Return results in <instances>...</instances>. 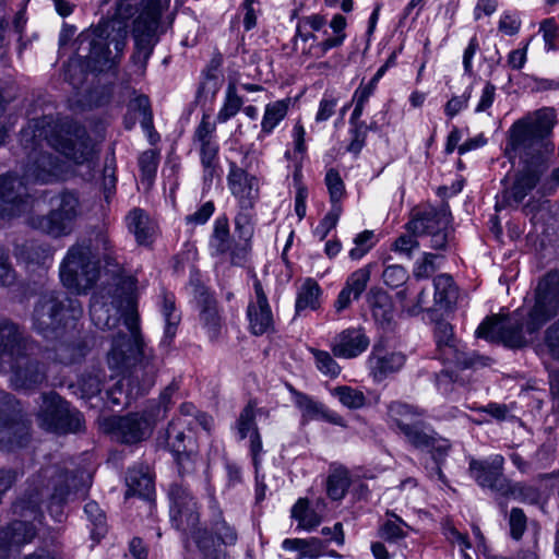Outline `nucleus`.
Here are the masks:
<instances>
[{"instance_id": "nucleus-52", "label": "nucleus", "mask_w": 559, "mask_h": 559, "mask_svg": "<svg viewBox=\"0 0 559 559\" xmlns=\"http://www.w3.org/2000/svg\"><path fill=\"white\" fill-rule=\"evenodd\" d=\"M334 394L348 408H360L366 402L365 394L361 391L346 385L335 388Z\"/></svg>"}, {"instance_id": "nucleus-14", "label": "nucleus", "mask_w": 559, "mask_h": 559, "mask_svg": "<svg viewBox=\"0 0 559 559\" xmlns=\"http://www.w3.org/2000/svg\"><path fill=\"white\" fill-rule=\"evenodd\" d=\"M21 145L26 153L27 162L24 167L23 177L26 181L50 183L58 180L63 174V163L51 153L43 150L46 139L36 136L32 142Z\"/></svg>"}, {"instance_id": "nucleus-28", "label": "nucleus", "mask_w": 559, "mask_h": 559, "mask_svg": "<svg viewBox=\"0 0 559 559\" xmlns=\"http://www.w3.org/2000/svg\"><path fill=\"white\" fill-rule=\"evenodd\" d=\"M126 483L128 487L126 498L138 496L142 499L151 500L154 495V480L146 466L130 468Z\"/></svg>"}, {"instance_id": "nucleus-26", "label": "nucleus", "mask_w": 559, "mask_h": 559, "mask_svg": "<svg viewBox=\"0 0 559 559\" xmlns=\"http://www.w3.org/2000/svg\"><path fill=\"white\" fill-rule=\"evenodd\" d=\"M437 357L444 364L454 365L461 369L476 368L478 366H488L491 359L479 356L475 353H467L465 346L460 340L436 350Z\"/></svg>"}, {"instance_id": "nucleus-8", "label": "nucleus", "mask_w": 559, "mask_h": 559, "mask_svg": "<svg viewBox=\"0 0 559 559\" xmlns=\"http://www.w3.org/2000/svg\"><path fill=\"white\" fill-rule=\"evenodd\" d=\"M49 360L60 364H72L74 361V348L61 343L52 349H41L32 340V346L20 353H14L7 361L11 370V384L15 389L31 390L40 385L47 377V364Z\"/></svg>"}, {"instance_id": "nucleus-24", "label": "nucleus", "mask_w": 559, "mask_h": 559, "mask_svg": "<svg viewBox=\"0 0 559 559\" xmlns=\"http://www.w3.org/2000/svg\"><path fill=\"white\" fill-rule=\"evenodd\" d=\"M195 299L202 326L212 341L217 340L222 332L223 320L216 299L204 287L195 289Z\"/></svg>"}, {"instance_id": "nucleus-39", "label": "nucleus", "mask_w": 559, "mask_h": 559, "mask_svg": "<svg viewBox=\"0 0 559 559\" xmlns=\"http://www.w3.org/2000/svg\"><path fill=\"white\" fill-rule=\"evenodd\" d=\"M292 399L296 407L301 412L302 421L319 419L322 414L323 404L314 401L309 395L297 391L294 386L288 385Z\"/></svg>"}, {"instance_id": "nucleus-27", "label": "nucleus", "mask_w": 559, "mask_h": 559, "mask_svg": "<svg viewBox=\"0 0 559 559\" xmlns=\"http://www.w3.org/2000/svg\"><path fill=\"white\" fill-rule=\"evenodd\" d=\"M126 224L138 245L147 247L153 243L156 224L144 210L139 207L131 210L126 216Z\"/></svg>"}, {"instance_id": "nucleus-16", "label": "nucleus", "mask_w": 559, "mask_h": 559, "mask_svg": "<svg viewBox=\"0 0 559 559\" xmlns=\"http://www.w3.org/2000/svg\"><path fill=\"white\" fill-rule=\"evenodd\" d=\"M503 466L504 457L493 454L483 460L471 459L468 471L478 486L501 497L509 480L503 475Z\"/></svg>"}, {"instance_id": "nucleus-18", "label": "nucleus", "mask_w": 559, "mask_h": 559, "mask_svg": "<svg viewBox=\"0 0 559 559\" xmlns=\"http://www.w3.org/2000/svg\"><path fill=\"white\" fill-rule=\"evenodd\" d=\"M209 245L213 255L219 257L229 253V261L234 265H241L246 261L248 246L247 243L234 245L226 216H219L215 219Z\"/></svg>"}, {"instance_id": "nucleus-17", "label": "nucleus", "mask_w": 559, "mask_h": 559, "mask_svg": "<svg viewBox=\"0 0 559 559\" xmlns=\"http://www.w3.org/2000/svg\"><path fill=\"white\" fill-rule=\"evenodd\" d=\"M104 430L117 441L133 444L146 439L152 432V424L139 414L111 416L104 420Z\"/></svg>"}, {"instance_id": "nucleus-32", "label": "nucleus", "mask_w": 559, "mask_h": 559, "mask_svg": "<svg viewBox=\"0 0 559 559\" xmlns=\"http://www.w3.org/2000/svg\"><path fill=\"white\" fill-rule=\"evenodd\" d=\"M160 311L165 320L164 336L160 341V345L168 347L177 333V328L181 319L180 313L176 309L175 296L173 294H163Z\"/></svg>"}, {"instance_id": "nucleus-61", "label": "nucleus", "mask_w": 559, "mask_h": 559, "mask_svg": "<svg viewBox=\"0 0 559 559\" xmlns=\"http://www.w3.org/2000/svg\"><path fill=\"white\" fill-rule=\"evenodd\" d=\"M324 548V543L319 538L311 537L308 539H301L298 558L318 559L323 555Z\"/></svg>"}, {"instance_id": "nucleus-9", "label": "nucleus", "mask_w": 559, "mask_h": 559, "mask_svg": "<svg viewBox=\"0 0 559 559\" xmlns=\"http://www.w3.org/2000/svg\"><path fill=\"white\" fill-rule=\"evenodd\" d=\"M82 316L83 307L78 298L49 292L39 297L34 308L33 328L45 338L57 340L75 329Z\"/></svg>"}, {"instance_id": "nucleus-21", "label": "nucleus", "mask_w": 559, "mask_h": 559, "mask_svg": "<svg viewBox=\"0 0 559 559\" xmlns=\"http://www.w3.org/2000/svg\"><path fill=\"white\" fill-rule=\"evenodd\" d=\"M451 213L447 205L440 207L424 206L414 212L407 228L414 235H430L433 231L449 229Z\"/></svg>"}, {"instance_id": "nucleus-7", "label": "nucleus", "mask_w": 559, "mask_h": 559, "mask_svg": "<svg viewBox=\"0 0 559 559\" xmlns=\"http://www.w3.org/2000/svg\"><path fill=\"white\" fill-rule=\"evenodd\" d=\"M128 31L120 23L105 21L83 31L76 38V56L85 59L91 71L116 66L126 48Z\"/></svg>"}, {"instance_id": "nucleus-50", "label": "nucleus", "mask_w": 559, "mask_h": 559, "mask_svg": "<svg viewBox=\"0 0 559 559\" xmlns=\"http://www.w3.org/2000/svg\"><path fill=\"white\" fill-rule=\"evenodd\" d=\"M369 280L370 271L365 266L352 273L344 287L353 294L354 300H357L366 289Z\"/></svg>"}, {"instance_id": "nucleus-45", "label": "nucleus", "mask_w": 559, "mask_h": 559, "mask_svg": "<svg viewBox=\"0 0 559 559\" xmlns=\"http://www.w3.org/2000/svg\"><path fill=\"white\" fill-rule=\"evenodd\" d=\"M22 254L28 263L46 265L52 259V249L47 243L31 242L23 247Z\"/></svg>"}, {"instance_id": "nucleus-23", "label": "nucleus", "mask_w": 559, "mask_h": 559, "mask_svg": "<svg viewBox=\"0 0 559 559\" xmlns=\"http://www.w3.org/2000/svg\"><path fill=\"white\" fill-rule=\"evenodd\" d=\"M22 182L14 176H0V217L21 214L27 206Z\"/></svg>"}, {"instance_id": "nucleus-31", "label": "nucleus", "mask_w": 559, "mask_h": 559, "mask_svg": "<svg viewBox=\"0 0 559 559\" xmlns=\"http://www.w3.org/2000/svg\"><path fill=\"white\" fill-rule=\"evenodd\" d=\"M388 415L392 426H395L402 433L407 429L420 424L424 413L415 406L393 402L389 406Z\"/></svg>"}, {"instance_id": "nucleus-20", "label": "nucleus", "mask_w": 559, "mask_h": 559, "mask_svg": "<svg viewBox=\"0 0 559 559\" xmlns=\"http://www.w3.org/2000/svg\"><path fill=\"white\" fill-rule=\"evenodd\" d=\"M254 299L250 300L247 308L249 328L254 335H262L274 326L273 313L261 282L254 276Z\"/></svg>"}, {"instance_id": "nucleus-57", "label": "nucleus", "mask_w": 559, "mask_h": 559, "mask_svg": "<svg viewBox=\"0 0 559 559\" xmlns=\"http://www.w3.org/2000/svg\"><path fill=\"white\" fill-rule=\"evenodd\" d=\"M158 165V154L153 150L143 152L139 157V166L142 174V180L148 183L155 177Z\"/></svg>"}, {"instance_id": "nucleus-11", "label": "nucleus", "mask_w": 559, "mask_h": 559, "mask_svg": "<svg viewBox=\"0 0 559 559\" xmlns=\"http://www.w3.org/2000/svg\"><path fill=\"white\" fill-rule=\"evenodd\" d=\"M141 11L134 20L133 37L135 41L132 62L141 74L145 72L147 61L157 43L156 31L164 9L163 0H142Z\"/></svg>"}, {"instance_id": "nucleus-56", "label": "nucleus", "mask_w": 559, "mask_h": 559, "mask_svg": "<svg viewBox=\"0 0 559 559\" xmlns=\"http://www.w3.org/2000/svg\"><path fill=\"white\" fill-rule=\"evenodd\" d=\"M317 368L324 374L337 377L341 372L338 364L330 355V353L320 349H311Z\"/></svg>"}, {"instance_id": "nucleus-41", "label": "nucleus", "mask_w": 559, "mask_h": 559, "mask_svg": "<svg viewBox=\"0 0 559 559\" xmlns=\"http://www.w3.org/2000/svg\"><path fill=\"white\" fill-rule=\"evenodd\" d=\"M191 537L203 559H229L225 550L215 547L214 539L207 530H197Z\"/></svg>"}, {"instance_id": "nucleus-15", "label": "nucleus", "mask_w": 559, "mask_h": 559, "mask_svg": "<svg viewBox=\"0 0 559 559\" xmlns=\"http://www.w3.org/2000/svg\"><path fill=\"white\" fill-rule=\"evenodd\" d=\"M170 519L173 525L182 532L201 530L198 527L200 515L198 503L183 483H173L168 489Z\"/></svg>"}, {"instance_id": "nucleus-13", "label": "nucleus", "mask_w": 559, "mask_h": 559, "mask_svg": "<svg viewBox=\"0 0 559 559\" xmlns=\"http://www.w3.org/2000/svg\"><path fill=\"white\" fill-rule=\"evenodd\" d=\"M29 420L17 409L14 399L0 392V450L12 451L29 441Z\"/></svg>"}, {"instance_id": "nucleus-4", "label": "nucleus", "mask_w": 559, "mask_h": 559, "mask_svg": "<svg viewBox=\"0 0 559 559\" xmlns=\"http://www.w3.org/2000/svg\"><path fill=\"white\" fill-rule=\"evenodd\" d=\"M100 261L118 264L108 234L94 228L68 249L59 270L62 284L78 294L86 293L99 278Z\"/></svg>"}, {"instance_id": "nucleus-49", "label": "nucleus", "mask_w": 559, "mask_h": 559, "mask_svg": "<svg viewBox=\"0 0 559 559\" xmlns=\"http://www.w3.org/2000/svg\"><path fill=\"white\" fill-rule=\"evenodd\" d=\"M254 408L255 403L250 401L241 411L236 421V429L240 439H246L250 432L252 433L254 429H258Z\"/></svg>"}, {"instance_id": "nucleus-44", "label": "nucleus", "mask_w": 559, "mask_h": 559, "mask_svg": "<svg viewBox=\"0 0 559 559\" xmlns=\"http://www.w3.org/2000/svg\"><path fill=\"white\" fill-rule=\"evenodd\" d=\"M255 203H250L245 206L242 203H238L239 211L235 216V228L239 234V237L248 242L253 234L252 226V211L254 209Z\"/></svg>"}, {"instance_id": "nucleus-34", "label": "nucleus", "mask_w": 559, "mask_h": 559, "mask_svg": "<svg viewBox=\"0 0 559 559\" xmlns=\"http://www.w3.org/2000/svg\"><path fill=\"white\" fill-rule=\"evenodd\" d=\"M136 114L142 118V128L146 131H150L153 128V115L147 96H136L129 103V115L124 118L126 129L131 130L134 127L136 122Z\"/></svg>"}, {"instance_id": "nucleus-37", "label": "nucleus", "mask_w": 559, "mask_h": 559, "mask_svg": "<svg viewBox=\"0 0 559 559\" xmlns=\"http://www.w3.org/2000/svg\"><path fill=\"white\" fill-rule=\"evenodd\" d=\"M320 295L321 288L319 284L307 278L297 294L295 310L297 314H300L304 310L311 309L316 310L320 307Z\"/></svg>"}, {"instance_id": "nucleus-60", "label": "nucleus", "mask_w": 559, "mask_h": 559, "mask_svg": "<svg viewBox=\"0 0 559 559\" xmlns=\"http://www.w3.org/2000/svg\"><path fill=\"white\" fill-rule=\"evenodd\" d=\"M403 435L414 447L426 450L429 448V443L431 442L435 432H426L419 424H416L407 429Z\"/></svg>"}, {"instance_id": "nucleus-46", "label": "nucleus", "mask_w": 559, "mask_h": 559, "mask_svg": "<svg viewBox=\"0 0 559 559\" xmlns=\"http://www.w3.org/2000/svg\"><path fill=\"white\" fill-rule=\"evenodd\" d=\"M242 104V98L237 94L235 85L230 84L226 92L224 105L216 116V120L219 123L228 121L238 114Z\"/></svg>"}, {"instance_id": "nucleus-5", "label": "nucleus", "mask_w": 559, "mask_h": 559, "mask_svg": "<svg viewBox=\"0 0 559 559\" xmlns=\"http://www.w3.org/2000/svg\"><path fill=\"white\" fill-rule=\"evenodd\" d=\"M36 136H44L49 146L75 165L91 166L96 157L95 144L86 129L72 119L52 116L33 119L22 129L23 143L27 144Z\"/></svg>"}, {"instance_id": "nucleus-25", "label": "nucleus", "mask_w": 559, "mask_h": 559, "mask_svg": "<svg viewBox=\"0 0 559 559\" xmlns=\"http://www.w3.org/2000/svg\"><path fill=\"white\" fill-rule=\"evenodd\" d=\"M369 343V337L362 329L349 328L336 335L332 352L340 358H355L368 348Z\"/></svg>"}, {"instance_id": "nucleus-3", "label": "nucleus", "mask_w": 559, "mask_h": 559, "mask_svg": "<svg viewBox=\"0 0 559 559\" xmlns=\"http://www.w3.org/2000/svg\"><path fill=\"white\" fill-rule=\"evenodd\" d=\"M559 310V270L549 272L538 284L535 304L525 317L520 310L506 319L487 318L476 330V336L501 342L511 348L526 346L540 328Z\"/></svg>"}, {"instance_id": "nucleus-62", "label": "nucleus", "mask_w": 559, "mask_h": 559, "mask_svg": "<svg viewBox=\"0 0 559 559\" xmlns=\"http://www.w3.org/2000/svg\"><path fill=\"white\" fill-rule=\"evenodd\" d=\"M15 280L16 274L10 262L9 252L0 246V285L11 286Z\"/></svg>"}, {"instance_id": "nucleus-54", "label": "nucleus", "mask_w": 559, "mask_h": 559, "mask_svg": "<svg viewBox=\"0 0 559 559\" xmlns=\"http://www.w3.org/2000/svg\"><path fill=\"white\" fill-rule=\"evenodd\" d=\"M325 185L329 190L332 205L340 204L341 199L345 194V186L340 176V173L336 169L331 168L326 171Z\"/></svg>"}, {"instance_id": "nucleus-19", "label": "nucleus", "mask_w": 559, "mask_h": 559, "mask_svg": "<svg viewBox=\"0 0 559 559\" xmlns=\"http://www.w3.org/2000/svg\"><path fill=\"white\" fill-rule=\"evenodd\" d=\"M228 166L227 186L237 203H242L245 206L257 203L260 194L258 177L249 174L235 162H229Z\"/></svg>"}, {"instance_id": "nucleus-47", "label": "nucleus", "mask_w": 559, "mask_h": 559, "mask_svg": "<svg viewBox=\"0 0 559 559\" xmlns=\"http://www.w3.org/2000/svg\"><path fill=\"white\" fill-rule=\"evenodd\" d=\"M211 528L222 544L233 546L237 543L238 535L236 530L223 519L221 512L214 514L211 521Z\"/></svg>"}, {"instance_id": "nucleus-10", "label": "nucleus", "mask_w": 559, "mask_h": 559, "mask_svg": "<svg viewBox=\"0 0 559 559\" xmlns=\"http://www.w3.org/2000/svg\"><path fill=\"white\" fill-rule=\"evenodd\" d=\"M84 214V205L76 192L64 190L50 199V210L44 215H33L28 225L52 238L73 233L76 222Z\"/></svg>"}, {"instance_id": "nucleus-22", "label": "nucleus", "mask_w": 559, "mask_h": 559, "mask_svg": "<svg viewBox=\"0 0 559 559\" xmlns=\"http://www.w3.org/2000/svg\"><path fill=\"white\" fill-rule=\"evenodd\" d=\"M31 346L32 338L26 334L25 329L10 318L0 316V369H2V361Z\"/></svg>"}, {"instance_id": "nucleus-1", "label": "nucleus", "mask_w": 559, "mask_h": 559, "mask_svg": "<svg viewBox=\"0 0 559 559\" xmlns=\"http://www.w3.org/2000/svg\"><path fill=\"white\" fill-rule=\"evenodd\" d=\"M555 122V110L544 108L536 111L534 117L519 120L512 126L506 154L510 159L518 157L523 168L515 173L512 183L504 187L496 209L518 205L535 189L550 152L547 136Z\"/></svg>"}, {"instance_id": "nucleus-55", "label": "nucleus", "mask_w": 559, "mask_h": 559, "mask_svg": "<svg viewBox=\"0 0 559 559\" xmlns=\"http://www.w3.org/2000/svg\"><path fill=\"white\" fill-rule=\"evenodd\" d=\"M341 213V204H333L331 210L325 214L320 224L316 227L313 231L314 236H317L320 240H323L329 235V233L335 228Z\"/></svg>"}, {"instance_id": "nucleus-29", "label": "nucleus", "mask_w": 559, "mask_h": 559, "mask_svg": "<svg viewBox=\"0 0 559 559\" xmlns=\"http://www.w3.org/2000/svg\"><path fill=\"white\" fill-rule=\"evenodd\" d=\"M90 316L94 325L100 330H111L120 320L118 310L99 295H93L91 298Z\"/></svg>"}, {"instance_id": "nucleus-58", "label": "nucleus", "mask_w": 559, "mask_h": 559, "mask_svg": "<svg viewBox=\"0 0 559 559\" xmlns=\"http://www.w3.org/2000/svg\"><path fill=\"white\" fill-rule=\"evenodd\" d=\"M373 231L364 230L355 237V247L349 251V257L352 260H360L367 252H369V250L373 247Z\"/></svg>"}, {"instance_id": "nucleus-53", "label": "nucleus", "mask_w": 559, "mask_h": 559, "mask_svg": "<svg viewBox=\"0 0 559 559\" xmlns=\"http://www.w3.org/2000/svg\"><path fill=\"white\" fill-rule=\"evenodd\" d=\"M349 486V480L345 472H335L329 476L326 483V491L331 499H342Z\"/></svg>"}, {"instance_id": "nucleus-12", "label": "nucleus", "mask_w": 559, "mask_h": 559, "mask_svg": "<svg viewBox=\"0 0 559 559\" xmlns=\"http://www.w3.org/2000/svg\"><path fill=\"white\" fill-rule=\"evenodd\" d=\"M37 414L38 425L57 433L78 432L83 427L82 415L56 392L44 393Z\"/></svg>"}, {"instance_id": "nucleus-38", "label": "nucleus", "mask_w": 559, "mask_h": 559, "mask_svg": "<svg viewBox=\"0 0 559 559\" xmlns=\"http://www.w3.org/2000/svg\"><path fill=\"white\" fill-rule=\"evenodd\" d=\"M289 105L290 98L280 99L267 104L261 122V133H272L278 123L286 117Z\"/></svg>"}, {"instance_id": "nucleus-42", "label": "nucleus", "mask_w": 559, "mask_h": 559, "mask_svg": "<svg viewBox=\"0 0 559 559\" xmlns=\"http://www.w3.org/2000/svg\"><path fill=\"white\" fill-rule=\"evenodd\" d=\"M292 516L298 521L299 526L311 531L321 523V515L317 510L308 507V500L300 498L292 509Z\"/></svg>"}, {"instance_id": "nucleus-35", "label": "nucleus", "mask_w": 559, "mask_h": 559, "mask_svg": "<svg viewBox=\"0 0 559 559\" xmlns=\"http://www.w3.org/2000/svg\"><path fill=\"white\" fill-rule=\"evenodd\" d=\"M504 498H512L522 503L538 506L542 501V492L538 487L523 483L508 480L501 495Z\"/></svg>"}, {"instance_id": "nucleus-30", "label": "nucleus", "mask_w": 559, "mask_h": 559, "mask_svg": "<svg viewBox=\"0 0 559 559\" xmlns=\"http://www.w3.org/2000/svg\"><path fill=\"white\" fill-rule=\"evenodd\" d=\"M406 357L401 352L372 353L369 358L370 367L376 379L382 380L389 374L397 372L405 365Z\"/></svg>"}, {"instance_id": "nucleus-43", "label": "nucleus", "mask_w": 559, "mask_h": 559, "mask_svg": "<svg viewBox=\"0 0 559 559\" xmlns=\"http://www.w3.org/2000/svg\"><path fill=\"white\" fill-rule=\"evenodd\" d=\"M386 515L392 518L388 519L379 528V536L386 542H397L406 537L405 528L408 525L396 514L388 511Z\"/></svg>"}, {"instance_id": "nucleus-51", "label": "nucleus", "mask_w": 559, "mask_h": 559, "mask_svg": "<svg viewBox=\"0 0 559 559\" xmlns=\"http://www.w3.org/2000/svg\"><path fill=\"white\" fill-rule=\"evenodd\" d=\"M508 525L511 538L514 540L522 539L527 528V516L523 509L514 507L510 510Z\"/></svg>"}, {"instance_id": "nucleus-6", "label": "nucleus", "mask_w": 559, "mask_h": 559, "mask_svg": "<svg viewBox=\"0 0 559 559\" xmlns=\"http://www.w3.org/2000/svg\"><path fill=\"white\" fill-rule=\"evenodd\" d=\"M123 329L112 338L107 355L108 365L118 372H124L132 367L139 368L146 378L145 383L151 385L160 367V360L144 345L139 314L132 300H129L128 309L123 313Z\"/></svg>"}, {"instance_id": "nucleus-40", "label": "nucleus", "mask_w": 559, "mask_h": 559, "mask_svg": "<svg viewBox=\"0 0 559 559\" xmlns=\"http://www.w3.org/2000/svg\"><path fill=\"white\" fill-rule=\"evenodd\" d=\"M191 424V420L181 417L174 419L168 424V427L165 431V441L173 454H178L186 451V435L183 432V427L187 425L190 426Z\"/></svg>"}, {"instance_id": "nucleus-59", "label": "nucleus", "mask_w": 559, "mask_h": 559, "mask_svg": "<svg viewBox=\"0 0 559 559\" xmlns=\"http://www.w3.org/2000/svg\"><path fill=\"white\" fill-rule=\"evenodd\" d=\"M443 534L445 538L453 545H457L464 559H472L466 549L471 548V543L466 534L459 532L452 524L447 523L443 526Z\"/></svg>"}, {"instance_id": "nucleus-33", "label": "nucleus", "mask_w": 559, "mask_h": 559, "mask_svg": "<svg viewBox=\"0 0 559 559\" xmlns=\"http://www.w3.org/2000/svg\"><path fill=\"white\" fill-rule=\"evenodd\" d=\"M368 304L372 317L381 326L389 325L393 319V304L390 296L381 289H371L368 294Z\"/></svg>"}, {"instance_id": "nucleus-64", "label": "nucleus", "mask_w": 559, "mask_h": 559, "mask_svg": "<svg viewBox=\"0 0 559 559\" xmlns=\"http://www.w3.org/2000/svg\"><path fill=\"white\" fill-rule=\"evenodd\" d=\"M436 350L455 342L457 338L453 334L452 325L447 321H438L435 326Z\"/></svg>"}, {"instance_id": "nucleus-36", "label": "nucleus", "mask_w": 559, "mask_h": 559, "mask_svg": "<svg viewBox=\"0 0 559 559\" xmlns=\"http://www.w3.org/2000/svg\"><path fill=\"white\" fill-rule=\"evenodd\" d=\"M435 302L440 309H449L455 304L457 298V289L453 278L448 274H440L433 280Z\"/></svg>"}, {"instance_id": "nucleus-63", "label": "nucleus", "mask_w": 559, "mask_h": 559, "mask_svg": "<svg viewBox=\"0 0 559 559\" xmlns=\"http://www.w3.org/2000/svg\"><path fill=\"white\" fill-rule=\"evenodd\" d=\"M382 278L385 285L392 288H396L406 282L407 272L401 265H389L384 269Z\"/></svg>"}, {"instance_id": "nucleus-2", "label": "nucleus", "mask_w": 559, "mask_h": 559, "mask_svg": "<svg viewBox=\"0 0 559 559\" xmlns=\"http://www.w3.org/2000/svg\"><path fill=\"white\" fill-rule=\"evenodd\" d=\"M90 484L91 477L85 472L69 478L58 465L41 468L28 479L25 492L13 503V513L21 520L13 521L4 531L9 544L23 545L35 537L33 521L40 520V506L44 501L50 499L52 503L61 504L71 493L83 497Z\"/></svg>"}, {"instance_id": "nucleus-48", "label": "nucleus", "mask_w": 559, "mask_h": 559, "mask_svg": "<svg viewBox=\"0 0 559 559\" xmlns=\"http://www.w3.org/2000/svg\"><path fill=\"white\" fill-rule=\"evenodd\" d=\"M84 512L94 526L92 530V537L94 539H99L106 533V516L104 512L94 501L87 502L85 504Z\"/></svg>"}]
</instances>
